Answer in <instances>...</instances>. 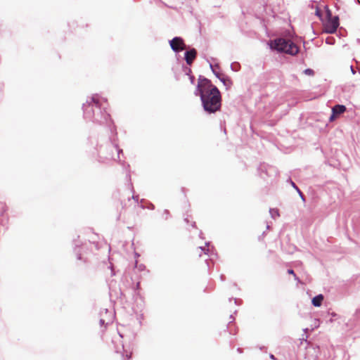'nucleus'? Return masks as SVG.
Here are the masks:
<instances>
[{"label":"nucleus","mask_w":360,"mask_h":360,"mask_svg":"<svg viewBox=\"0 0 360 360\" xmlns=\"http://www.w3.org/2000/svg\"><path fill=\"white\" fill-rule=\"evenodd\" d=\"M136 287H137V288H139V287H140V283L139 282L137 283Z\"/></svg>","instance_id":"f3484780"},{"label":"nucleus","mask_w":360,"mask_h":360,"mask_svg":"<svg viewBox=\"0 0 360 360\" xmlns=\"http://www.w3.org/2000/svg\"><path fill=\"white\" fill-rule=\"evenodd\" d=\"M171 48L176 52H179L186 49V44L182 38L176 37L169 41Z\"/></svg>","instance_id":"20e7f679"},{"label":"nucleus","mask_w":360,"mask_h":360,"mask_svg":"<svg viewBox=\"0 0 360 360\" xmlns=\"http://www.w3.org/2000/svg\"><path fill=\"white\" fill-rule=\"evenodd\" d=\"M270 213L273 217H278L279 212L277 209H271L270 210Z\"/></svg>","instance_id":"9b49d317"},{"label":"nucleus","mask_w":360,"mask_h":360,"mask_svg":"<svg viewBox=\"0 0 360 360\" xmlns=\"http://www.w3.org/2000/svg\"><path fill=\"white\" fill-rule=\"evenodd\" d=\"M323 300V296L322 295H319L317 296H315L312 299L311 302L314 307H320L322 304Z\"/></svg>","instance_id":"6e6552de"},{"label":"nucleus","mask_w":360,"mask_h":360,"mask_svg":"<svg viewBox=\"0 0 360 360\" xmlns=\"http://www.w3.org/2000/svg\"><path fill=\"white\" fill-rule=\"evenodd\" d=\"M356 1L360 4V0H356Z\"/></svg>","instance_id":"aec40b11"},{"label":"nucleus","mask_w":360,"mask_h":360,"mask_svg":"<svg viewBox=\"0 0 360 360\" xmlns=\"http://www.w3.org/2000/svg\"><path fill=\"white\" fill-rule=\"evenodd\" d=\"M329 17L324 25V29L328 33H334L336 32L339 26V18L338 16L332 17L330 13H328Z\"/></svg>","instance_id":"7ed1b4c3"},{"label":"nucleus","mask_w":360,"mask_h":360,"mask_svg":"<svg viewBox=\"0 0 360 360\" xmlns=\"http://www.w3.org/2000/svg\"><path fill=\"white\" fill-rule=\"evenodd\" d=\"M199 91L204 110L209 113L219 111L221 105V96L219 90L207 79L198 82Z\"/></svg>","instance_id":"f257e3e1"},{"label":"nucleus","mask_w":360,"mask_h":360,"mask_svg":"<svg viewBox=\"0 0 360 360\" xmlns=\"http://www.w3.org/2000/svg\"><path fill=\"white\" fill-rule=\"evenodd\" d=\"M264 235L262 234L261 236H259V240H263L264 238Z\"/></svg>","instance_id":"dca6fc26"},{"label":"nucleus","mask_w":360,"mask_h":360,"mask_svg":"<svg viewBox=\"0 0 360 360\" xmlns=\"http://www.w3.org/2000/svg\"><path fill=\"white\" fill-rule=\"evenodd\" d=\"M291 184H292V186L294 188H295L299 191V193L301 194V192H300V190L297 188V187L296 186V185L295 184V183L292 181V182H291Z\"/></svg>","instance_id":"2eb2a0df"},{"label":"nucleus","mask_w":360,"mask_h":360,"mask_svg":"<svg viewBox=\"0 0 360 360\" xmlns=\"http://www.w3.org/2000/svg\"><path fill=\"white\" fill-rule=\"evenodd\" d=\"M101 324H103V321L101 320Z\"/></svg>","instance_id":"6ab92c4d"},{"label":"nucleus","mask_w":360,"mask_h":360,"mask_svg":"<svg viewBox=\"0 0 360 360\" xmlns=\"http://www.w3.org/2000/svg\"><path fill=\"white\" fill-rule=\"evenodd\" d=\"M304 73L307 75L312 76L314 75V70L311 69H306Z\"/></svg>","instance_id":"ddd939ff"},{"label":"nucleus","mask_w":360,"mask_h":360,"mask_svg":"<svg viewBox=\"0 0 360 360\" xmlns=\"http://www.w3.org/2000/svg\"><path fill=\"white\" fill-rule=\"evenodd\" d=\"M165 212L168 214H169V212L167 210H165Z\"/></svg>","instance_id":"a211bd4d"},{"label":"nucleus","mask_w":360,"mask_h":360,"mask_svg":"<svg viewBox=\"0 0 360 360\" xmlns=\"http://www.w3.org/2000/svg\"><path fill=\"white\" fill-rule=\"evenodd\" d=\"M346 111V107L343 105H335L332 108V115L329 117L330 122H333L338 115Z\"/></svg>","instance_id":"39448f33"},{"label":"nucleus","mask_w":360,"mask_h":360,"mask_svg":"<svg viewBox=\"0 0 360 360\" xmlns=\"http://www.w3.org/2000/svg\"><path fill=\"white\" fill-rule=\"evenodd\" d=\"M220 80L222 82L227 89H229L233 84L232 81L228 77H222L220 78Z\"/></svg>","instance_id":"1a4fd4ad"},{"label":"nucleus","mask_w":360,"mask_h":360,"mask_svg":"<svg viewBox=\"0 0 360 360\" xmlns=\"http://www.w3.org/2000/svg\"><path fill=\"white\" fill-rule=\"evenodd\" d=\"M196 56L197 51L195 49H191V50L186 51L185 53V60L186 63L191 65L195 59Z\"/></svg>","instance_id":"0eeeda50"},{"label":"nucleus","mask_w":360,"mask_h":360,"mask_svg":"<svg viewBox=\"0 0 360 360\" xmlns=\"http://www.w3.org/2000/svg\"><path fill=\"white\" fill-rule=\"evenodd\" d=\"M202 253L206 254V253L205 252L204 249H202V248H196V250H195V252H194V255H198V256H200V257L202 255Z\"/></svg>","instance_id":"9d476101"},{"label":"nucleus","mask_w":360,"mask_h":360,"mask_svg":"<svg viewBox=\"0 0 360 360\" xmlns=\"http://www.w3.org/2000/svg\"><path fill=\"white\" fill-rule=\"evenodd\" d=\"M108 101L106 98L101 97L98 94H95L91 97V101L89 102V105L93 103L98 108H101L105 104H107Z\"/></svg>","instance_id":"423d86ee"},{"label":"nucleus","mask_w":360,"mask_h":360,"mask_svg":"<svg viewBox=\"0 0 360 360\" xmlns=\"http://www.w3.org/2000/svg\"><path fill=\"white\" fill-rule=\"evenodd\" d=\"M270 46L278 52H283L290 55H296L299 52L297 46L290 40L283 38L276 39L271 41Z\"/></svg>","instance_id":"f03ea898"},{"label":"nucleus","mask_w":360,"mask_h":360,"mask_svg":"<svg viewBox=\"0 0 360 360\" xmlns=\"http://www.w3.org/2000/svg\"><path fill=\"white\" fill-rule=\"evenodd\" d=\"M333 40V38H327V39H326V42H327L328 44H333V41H332Z\"/></svg>","instance_id":"4468645a"},{"label":"nucleus","mask_w":360,"mask_h":360,"mask_svg":"<svg viewBox=\"0 0 360 360\" xmlns=\"http://www.w3.org/2000/svg\"><path fill=\"white\" fill-rule=\"evenodd\" d=\"M288 273L289 274L292 275L294 276V278H295V281H300L299 278L296 276V274H295V272H294V271L292 269L288 270Z\"/></svg>","instance_id":"f8f14e48"}]
</instances>
